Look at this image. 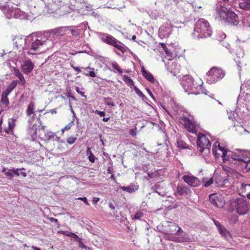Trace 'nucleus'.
Here are the masks:
<instances>
[{"label":"nucleus","instance_id":"obj_58","mask_svg":"<svg viewBox=\"0 0 250 250\" xmlns=\"http://www.w3.org/2000/svg\"><path fill=\"white\" fill-rule=\"evenodd\" d=\"M95 113L99 115L100 117H104V116L105 113L104 111H101L99 110H96L95 111Z\"/></svg>","mask_w":250,"mask_h":250},{"label":"nucleus","instance_id":"obj_45","mask_svg":"<svg viewBox=\"0 0 250 250\" xmlns=\"http://www.w3.org/2000/svg\"><path fill=\"white\" fill-rule=\"evenodd\" d=\"M37 127L36 126L33 125V127L30 129V134L32 138H35L37 137Z\"/></svg>","mask_w":250,"mask_h":250},{"label":"nucleus","instance_id":"obj_53","mask_svg":"<svg viewBox=\"0 0 250 250\" xmlns=\"http://www.w3.org/2000/svg\"><path fill=\"white\" fill-rule=\"evenodd\" d=\"M77 199L82 201V202H83L84 204L87 206L89 205V203L87 202V199L86 197H79Z\"/></svg>","mask_w":250,"mask_h":250},{"label":"nucleus","instance_id":"obj_36","mask_svg":"<svg viewBox=\"0 0 250 250\" xmlns=\"http://www.w3.org/2000/svg\"><path fill=\"white\" fill-rule=\"evenodd\" d=\"M56 136V134L54 132H52L51 131H47L45 134V139L44 141L46 142H49L50 140L52 138H54Z\"/></svg>","mask_w":250,"mask_h":250},{"label":"nucleus","instance_id":"obj_44","mask_svg":"<svg viewBox=\"0 0 250 250\" xmlns=\"http://www.w3.org/2000/svg\"><path fill=\"white\" fill-rule=\"evenodd\" d=\"M177 145H178V147H180L181 148H188V145L182 140H178L177 141Z\"/></svg>","mask_w":250,"mask_h":250},{"label":"nucleus","instance_id":"obj_16","mask_svg":"<svg viewBox=\"0 0 250 250\" xmlns=\"http://www.w3.org/2000/svg\"><path fill=\"white\" fill-rule=\"evenodd\" d=\"M34 64L29 59L25 60L23 62L21 65L22 71L26 74L30 73L34 67Z\"/></svg>","mask_w":250,"mask_h":250},{"label":"nucleus","instance_id":"obj_18","mask_svg":"<svg viewBox=\"0 0 250 250\" xmlns=\"http://www.w3.org/2000/svg\"><path fill=\"white\" fill-rule=\"evenodd\" d=\"M97 35L103 42L111 45L116 40L112 36L106 33L98 32Z\"/></svg>","mask_w":250,"mask_h":250},{"label":"nucleus","instance_id":"obj_43","mask_svg":"<svg viewBox=\"0 0 250 250\" xmlns=\"http://www.w3.org/2000/svg\"><path fill=\"white\" fill-rule=\"evenodd\" d=\"M144 215V213L141 211H137L134 216L132 217L133 219L137 220V219H140L141 217H142Z\"/></svg>","mask_w":250,"mask_h":250},{"label":"nucleus","instance_id":"obj_51","mask_svg":"<svg viewBox=\"0 0 250 250\" xmlns=\"http://www.w3.org/2000/svg\"><path fill=\"white\" fill-rule=\"evenodd\" d=\"M70 31L72 36L74 37H78L80 35V33L77 30L71 29Z\"/></svg>","mask_w":250,"mask_h":250},{"label":"nucleus","instance_id":"obj_14","mask_svg":"<svg viewBox=\"0 0 250 250\" xmlns=\"http://www.w3.org/2000/svg\"><path fill=\"white\" fill-rule=\"evenodd\" d=\"M183 180L188 185L192 187H197L200 184V181L196 177L190 175H184Z\"/></svg>","mask_w":250,"mask_h":250},{"label":"nucleus","instance_id":"obj_27","mask_svg":"<svg viewBox=\"0 0 250 250\" xmlns=\"http://www.w3.org/2000/svg\"><path fill=\"white\" fill-rule=\"evenodd\" d=\"M1 172L5 173V175L9 179L11 180L14 177L13 168L12 169H8L6 167H3Z\"/></svg>","mask_w":250,"mask_h":250},{"label":"nucleus","instance_id":"obj_40","mask_svg":"<svg viewBox=\"0 0 250 250\" xmlns=\"http://www.w3.org/2000/svg\"><path fill=\"white\" fill-rule=\"evenodd\" d=\"M104 101L105 104L109 106H114L115 105L114 102L110 97H104Z\"/></svg>","mask_w":250,"mask_h":250},{"label":"nucleus","instance_id":"obj_21","mask_svg":"<svg viewBox=\"0 0 250 250\" xmlns=\"http://www.w3.org/2000/svg\"><path fill=\"white\" fill-rule=\"evenodd\" d=\"M177 192L180 195H187L190 193V190L185 186L178 185L177 187Z\"/></svg>","mask_w":250,"mask_h":250},{"label":"nucleus","instance_id":"obj_26","mask_svg":"<svg viewBox=\"0 0 250 250\" xmlns=\"http://www.w3.org/2000/svg\"><path fill=\"white\" fill-rule=\"evenodd\" d=\"M34 103L33 102H30L26 110V113L28 116H30L32 114H33L32 119L34 118Z\"/></svg>","mask_w":250,"mask_h":250},{"label":"nucleus","instance_id":"obj_23","mask_svg":"<svg viewBox=\"0 0 250 250\" xmlns=\"http://www.w3.org/2000/svg\"><path fill=\"white\" fill-rule=\"evenodd\" d=\"M112 45L121 50L123 53H124L127 48L126 46H124L123 44L121 42L116 39L115 40V41Z\"/></svg>","mask_w":250,"mask_h":250},{"label":"nucleus","instance_id":"obj_56","mask_svg":"<svg viewBox=\"0 0 250 250\" xmlns=\"http://www.w3.org/2000/svg\"><path fill=\"white\" fill-rule=\"evenodd\" d=\"M48 219L50 220V221L51 222H52V223H53V222L55 223L57 225L58 227V228L59 227L60 224L59 223L58 220L57 219L53 218V217H50V218H48Z\"/></svg>","mask_w":250,"mask_h":250},{"label":"nucleus","instance_id":"obj_37","mask_svg":"<svg viewBox=\"0 0 250 250\" xmlns=\"http://www.w3.org/2000/svg\"><path fill=\"white\" fill-rule=\"evenodd\" d=\"M123 80L126 84L129 86H135L133 80L130 79L128 76L125 75L123 76Z\"/></svg>","mask_w":250,"mask_h":250},{"label":"nucleus","instance_id":"obj_64","mask_svg":"<svg viewBox=\"0 0 250 250\" xmlns=\"http://www.w3.org/2000/svg\"><path fill=\"white\" fill-rule=\"evenodd\" d=\"M100 199L99 198L94 197L93 199V204H97L99 201Z\"/></svg>","mask_w":250,"mask_h":250},{"label":"nucleus","instance_id":"obj_52","mask_svg":"<svg viewBox=\"0 0 250 250\" xmlns=\"http://www.w3.org/2000/svg\"><path fill=\"white\" fill-rule=\"evenodd\" d=\"M165 236H164L165 239H166V240L174 241V240L173 239H174L175 238V236H171V234H165Z\"/></svg>","mask_w":250,"mask_h":250},{"label":"nucleus","instance_id":"obj_1","mask_svg":"<svg viewBox=\"0 0 250 250\" xmlns=\"http://www.w3.org/2000/svg\"><path fill=\"white\" fill-rule=\"evenodd\" d=\"M14 42L17 49L27 50L28 55H36L48 49V44L52 42L46 39V35L40 33H32L26 38L18 37Z\"/></svg>","mask_w":250,"mask_h":250},{"label":"nucleus","instance_id":"obj_35","mask_svg":"<svg viewBox=\"0 0 250 250\" xmlns=\"http://www.w3.org/2000/svg\"><path fill=\"white\" fill-rule=\"evenodd\" d=\"M209 200L210 203L216 207H219L217 202L219 201L218 198L215 194H211L209 197Z\"/></svg>","mask_w":250,"mask_h":250},{"label":"nucleus","instance_id":"obj_11","mask_svg":"<svg viewBox=\"0 0 250 250\" xmlns=\"http://www.w3.org/2000/svg\"><path fill=\"white\" fill-rule=\"evenodd\" d=\"M68 26H60L56 27L52 30L46 31L42 34L41 33V35H44L45 34L46 39L48 40L47 38L50 34L56 36H62L64 35L66 32L68 30Z\"/></svg>","mask_w":250,"mask_h":250},{"label":"nucleus","instance_id":"obj_33","mask_svg":"<svg viewBox=\"0 0 250 250\" xmlns=\"http://www.w3.org/2000/svg\"><path fill=\"white\" fill-rule=\"evenodd\" d=\"M120 188L123 189L124 191H126L129 193H132L135 192V189L134 188V186L130 185L127 187L120 186Z\"/></svg>","mask_w":250,"mask_h":250},{"label":"nucleus","instance_id":"obj_7","mask_svg":"<svg viewBox=\"0 0 250 250\" xmlns=\"http://www.w3.org/2000/svg\"><path fill=\"white\" fill-rule=\"evenodd\" d=\"M197 145L200 151L207 154L210 152L211 143L205 135H199L197 140Z\"/></svg>","mask_w":250,"mask_h":250},{"label":"nucleus","instance_id":"obj_38","mask_svg":"<svg viewBox=\"0 0 250 250\" xmlns=\"http://www.w3.org/2000/svg\"><path fill=\"white\" fill-rule=\"evenodd\" d=\"M16 76L19 79L21 82V84L22 85H23L25 83V80L22 74L19 71V70H17L15 73Z\"/></svg>","mask_w":250,"mask_h":250},{"label":"nucleus","instance_id":"obj_9","mask_svg":"<svg viewBox=\"0 0 250 250\" xmlns=\"http://www.w3.org/2000/svg\"><path fill=\"white\" fill-rule=\"evenodd\" d=\"M160 230L164 234L174 235L183 233V230L177 224L171 222L166 226L165 229H160Z\"/></svg>","mask_w":250,"mask_h":250},{"label":"nucleus","instance_id":"obj_30","mask_svg":"<svg viewBox=\"0 0 250 250\" xmlns=\"http://www.w3.org/2000/svg\"><path fill=\"white\" fill-rule=\"evenodd\" d=\"M217 147L220 148V144L218 142H215L214 143L212 149V152L214 154L215 157L217 158H218L220 156H221V155L217 152Z\"/></svg>","mask_w":250,"mask_h":250},{"label":"nucleus","instance_id":"obj_49","mask_svg":"<svg viewBox=\"0 0 250 250\" xmlns=\"http://www.w3.org/2000/svg\"><path fill=\"white\" fill-rule=\"evenodd\" d=\"M74 121V119H73V120L72 121H71L67 125H66L62 129V131L63 132L64 130H67L71 128V127L72 126V125H73Z\"/></svg>","mask_w":250,"mask_h":250},{"label":"nucleus","instance_id":"obj_47","mask_svg":"<svg viewBox=\"0 0 250 250\" xmlns=\"http://www.w3.org/2000/svg\"><path fill=\"white\" fill-rule=\"evenodd\" d=\"M15 121L16 120L13 119H10L8 120V127L13 130L15 125Z\"/></svg>","mask_w":250,"mask_h":250},{"label":"nucleus","instance_id":"obj_59","mask_svg":"<svg viewBox=\"0 0 250 250\" xmlns=\"http://www.w3.org/2000/svg\"><path fill=\"white\" fill-rule=\"evenodd\" d=\"M86 76H90L91 77H95L96 76V73L94 71H89L88 72V74H86Z\"/></svg>","mask_w":250,"mask_h":250},{"label":"nucleus","instance_id":"obj_63","mask_svg":"<svg viewBox=\"0 0 250 250\" xmlns=\"http://www.w3.org/2000/svg\"><path fill=\"white\" fill-rule=\"evenodd\" d=\"M146 91L147 92H148V93L149 94V95L154 99L155 100V98H154V95H153V94L152 93V92H151V91L148 88H146Z\"/></svg>","mask_w":250,"mask_h":250},{"label":"nucleus","instance_id":"obj_12","mask_svg":"<svg viewBox=\"0 0 250 250\" xmlns=\"http://www.w3.org/2000/svg\"><path fill=\"white\" fill-rule=\"evenodd\" d=\"M240 153L243 154L244 153V151L238 150L234 152L229 150L224 151L223 153H222L221 157H222L224 162H225L226 161H229V158H230L234 160H236L241 162V161L238 159H235L234 157V155H238V153L239 154Z\"/></svg>","mask_w":250,"mask_h":250},{"label":"nucleus","instance_id":"obj_42","mask_svg":"<svg viewBox=\"0 0 250 250\" xmlns=\"http://www.w3.org/2000/svg\"><path fill=\"white\" fill-rule=\"evenodd\" d=\"M134 89L136 92V93L140 97H141L143 99H146V97L144 95V94L142 93V92L136 86H134Z\"/></svg>","mask_w":250,"mask_h":250},{"label":"nucleus","instance_id":"obj_20","mask_svg":"<svg viewBox=\"0 0 250 250\" xmlns=\"http://www.w3.org/2000/svg\"><path fill=\"white\" fill-rule=\"evenodd\" d=\"M182 233H178V234H179V236L175 237V238L173 239L174 242L177 243H184L191 241V238L187 233H184V234H181Z\"/></svg>","mask_w":250,"mask_h":250},{"label":"nucleus","instance_id":"obj_4","mask_svg":"<svg viewBox=\"0 0 250 250\" xmlns=\"http://www.w3.org/2000/svg\"><path fill=\"white\" fill-rule=\"evenodd\" d=\"M231 208L239 215L247 214L250 209L249 205L244 197L233 198L230 201Z\"/></svg>","mask_w":250,"mask_h":250},{"label":"nucleus","instance_id":"obj_2","mask_svg":"<svg viewBox=\"0 0 250 250\" xmlns=\"http://www.w3.org/2000/svg\"><path fill=\"white\" fill-rule=\"evenodd\" d=\"M211 33L209 22L204 19H200L196 22L191 35L194 39H200L210 37Z\"/></svg>","mask_w":250,"mask_h":250},{"label":"nucleus","instance_id":"obj_29","mask_svg":"<svg viewBox=\"0 0 250 250\" xmlns=\"http://www.w3.org/2000/svg\"><path fill=\"white\" fill-rule=\"evenodd\" d=\"M9 94L3 91L1 94V102L3 104H4L5 106H7L9 104V100L8 98V96Z\"/></svg>","mask_w":250,"mask_h":250},{"label":"nucleus","instance_id":"obj_5","mask_svg":"<svg viewBox=\"0 0 250 250\" xmlns=\"http://www.w3.org/2000/svg\"><path fill=\"white\" fill-rule=\"evenodd\" d=\"M3 7L2 11L7 19H24L26 18L27 14L18 8H14L12 6H10L9 5L3 6Z\"/></svg>","mask_w":250,"mask_h":250},{"label":"nucleus","instance_id":"obj_25","mask_svg":"<svg viewBox=\"0 0 250 250\" xmlns=\"http://www.w3.org/2000/svg\"><path fill=\"white\" fill-rule=\"evenodd\" d=\"M239 7L245 10H250V0H241L239 2Z\"/></svg>","mask_w":250,"mask_h":250},{"label":"nucleus","instance_id":"obj_13","mask_svg":"<svg viewBox=\"0 0 250 250\" xmlns=\"http://www.w3.org/2000/svg\"><path fill=\"white\" fill-rule=\"evenodd\" d=\"M224 21L228 22L232 25H237L239 22L238 16L231 10L228 14Z\"/></svg>","mask_w":250,"mask_h":250},{"label":"nucleus","instance_id":"obj_17","mask_svg":"<svg viewBox=\"0 0 250 250\" xmlns=\"http://www.w3.org/2000/svg\"><path fill=\"white\" fill-rule=\"evenodd\" d=\"M180 120L184 123L185 127L189 131L193 133L195 131V125L191 120L185 116H181Z\"/></svg>","mask_w":250,"mask_h":250},{"label":"nucleus","instance_id":"obj_57","mask_svg":"<svg viewBox=\"0 0 250 250\" xmlns=\"http://www.w3.org/2000/svg\"><path fill=\"white\" fill-rule=\"evenodd\" d=\"M164 51L165 52V53L167 55V56L170 57H172L173 53L169 49L167 48H167H166V49L164 50Z\"/></svg>","mask_w":250,"mask_h":250},{"label":"nucleus","instance_id":"obj_19","mask_svg":"<svg viewBox=\"0 0 250 250\" xmlns=\"http://www.w3.org/2000/svg\"><path fill=\"white\" fill-rule=\"evenodd\" d=\"M239 194L243 197L246 196L250 199V185L242 183L239 189Z\"/></svg>","mask_w":250,"mask_h":250},{"label":"nucleus","instance_id":"obj_54","mask_svg":"<svg viewBox=\"0 0 250 250\" xmlns=\"http://www.w3.org/2000/svg\"><path fill=\"white\" fill-rule=\"evenodd\" d=\"M9 0H0V1H1V2L2 3V4H3V5H0V9H1L2 11V9H3V6L6 5H10L9 4H7L8 3Z\"/></svg>","mask_w":250,"mask_h":250},{"label":"nucleus","instance_id":"obj_60","mask_svg":"<svg viewBox=\"0 0 250 250\" xmlns=\"http://www.w3.org/2000/svg\"><path fill=\"white\" fill-rule=\"evenodd\" d=\"M76 91L82 96H84V93L80 90V88L78 87L76 88Z\"/></svg>","mask_w":250,"mask_h":250},{"label":"nucleus","instance_id":"obj_28","mask_svg":"<svg viewBox=\"0 0 250 250\" xmlns=\"http://www.w3.org/2000/svg\"><path fill=\"white\" fill-rule=\"evenodd\" d=\"M18 82H19L18 81H12V82L8 85L6 90L4 91V92L10 94L13 90L17 86Z\"/></svg>","mask_w":250,"mask_h":250},{"label":"nucleus","instance_id":"obj_39","mask_svg":"<svg viewBox=\"0 0 250 250\" xmlns=\"http://www.w3.org/2000/svg\"><path fill=\"white\" fill-rule=\"evenodd\" d=\"M86 155L88 156V158L89 161L91 163H94L95 161V157L91 151H90L89 147L87 148Z\"/></svg>","mask_w":250,"mask_h":250},{"label":"nucleus","instance_id":"obj_46","mask_svg":"<svg viewBox=\"0 0 250 250\" xmlns=\"http://www.w3.org/2000/svg\"><path fill=\"white\" fill-rule=\"evenodd\" d=\"M77 138L76 137H69L67 139V143L70 145L73 144L77 140Z\"/></svg>","mask_w":250,"mask_h":250},{"label":"nucleus","instance_id":"obj_32","mask_svg":"<svg viewBox=\"0 0 250 250\" xmlns=\"http://www.w3.org/2000/svg\"><path fill=\"white\" fill-rule=\"evenodd\" d=\"M202 182L205 187L208 188L213 183V179L212 178L204 177L202 178Z\"/></svg>","mask_w":250,"mask_h":250},{"label":"nucleus","instance_id":"obj_6","mask_svg":"<svg viewBox=\"0 0 250 250\" xmlns=\"http://www.w3.org/2000/svg\"><path fill=\"white\" fill-rule=\"evenodd\" d=\"M207 83L212 84L222 79L225 76V73L221 69L213 67L207 73Z\"/></svg>","mask_w":250,"mask_h":250},{"label":"nucleus","instance_id":"obj_24","mask_svg":"<svg viewBox=\"0 0 250 250\" xmlns=\"http://www.w3.org/2000/svg\"><path fill=\"white\" fill-rule=\"evenodd\" d=\"M235 127V131L238 132L240 135H243L245 133L250 134V127L248 128H244L242 125H236L234 126Z\"/></svg>","mask_w":250,"mask_h":250},{"label":"nucleus","instance_id":"obj_48","mask_svg":"<svg viewBox=\"0 0 250 250\" xmlns=\"http://www.w3.org/2000/svg\"><path fill=\"white\" fill-rule=\"evenodd\" d=\"M79 243V247L82 249H84L85 250H90V248L86 246L83 242L82 241V239H79L78 241L77 242Z\"/></svg>","mask_w":250,"mask_h":250},{"label":"nucleus","instance_id":"obj_61","mask_svg":"<svg viewBox=\"0 0 250 250\" xmlns=\"http://www.w3.org/2000/svg\"><path fill=\"white\" fill-rule=\"evenodd\" d=\"M4 131L8 134H10L13 132V130L9 127L5 128Z\"/></svg>","mask_w":250,"mask_h":250},{"label":"nucleus","instance_id":"obj_50","mask_svg":"<svg viewBox=\"0 0 250 250\" xmlns=\"http://www.w3.org/2000/svg\"><path fill=\"white\" fill-rule=\"evenodd\" d=\"M69 237L75 239V241L77 242L78 241L79 239H81V238H79L77 234L73 232H70V233L69 235Z\"/></svg>","mask_w":250,"mask_h":250},{"label":"nucleus","instance_id":"obj_10","mask_svg":"<svg viewBox=\"0 0 250 250\" xmlns=\"http://www.w3.org/2000/svg\"><path fill=\"white\" fill-rule=\"evenodd\" d=\"M235 159H238L241 162L242 166L244 167L247 170H250V154L247 152L244 151V153L239 154L238 155H234Z\"/></svg>","mask_w":250,"mask_h":250},{"label":"nucleus","instance_id":"obj_41","mask_svg":"<svg viewBox=\"0 0 250 250\" xmlns=\"http://www.w3.org/2000/svg\"><path fill=\"white\" fill-rule=\"evenodd\" d=\"M112 66L113 68L116 69L120 74H122L123 71L122 69L120 67L118 64L116 62H112Z\"/></svg>","mask_w":250,"mask_h":250},{"label":"nucleus","instance_id":"obj_31","mask_svg":"<svg viewBox=\"0 0 250 250\" xmlns=\"http://www.w3.org/2000/svg\"><path fill=\"white\" fill-rule=\"evenodd\" d=\"M21 170H25V168H21L15 169V168H13L14 176L16 175L17 176H19L20 175H21L24 177H26L27 175L25 172H22V171L20 172V171H21Z\"/></svg>","mask_w":250,"mask_h":250},{"label":"nucleus","instance_id":"obj_15","mask_svg":"<svg viewBox=\"0 0 250 250\" xmlns=\"http://www.w3.org/2000/svg\"><path fill=\"white\" fill-rule=\"evenodd\" d=\"M213 221L215 225L217 227L220 234H221L222 236L227 239L230 237V233L224 226L221 225L218 221L215 220L214 219H213Z\"/></svg>","mask_w":250,"mask_h":250},{"label":"nucleus","instance_id":"obj_55","mask_svg":"<svg viewBox=\"0 0 250 250\" xmlns=\"http://www.w3.org/2000/svg\"><path fill=\"white\" fill-rule=\"evenodd\" d=\"M129 134L132 136H135L137 135V129H131L129 130Z\"/></svg>","mask_w":250,"mask_h":250},{"label":"nucleus","instance_id":"obj_3","mask_svg":"<svg viewBox=\"0 0 250 250\" xmlns=\"http://www.w3.org/2000/svg\"><path fill=\"white\" fill-rule=\"evenodd\" d=\"M181 84L185 91L188 94L197 95L200 93L202 84H198L190 75L183 76L181 80Z\"/></svg>","mask_w":250,"mask_h":250},{"label":"nucleus","instance_id":"obj_8","mask_svg":"<svg viewBox=\"0 0 250 250\" xmlns=\"http://www.w3.org/2000/svg\"><path fill=\"white\" fill-rule=\"evenodd\" d=\"M215 9L217 15L216 19L220 21H224L229 12L231 11L229 8H228L219 3L216 4Z\"/></svg>","mask_w":250,"mask_h":250},{"label":"nucleus","instance_id":"obj_34","mask_svg":"<svg viewBox=\"0 0 250 250\" xmlns=\"http://www.w3.org/2000/svg\"><path fill=\"white\" fill-rule=\"evenodd\" d=\"M242 21L244 26L250 28V15L244 17Z\"/></svg>","mask_w":250,"mask_h":250},{"label":"nucleus","instance_id":"obj_62","mask_svg":"<svg viewBox=\"0 0 250 250\" xmlns=\"http://www.w3.org/2000/svg\"><path fill=\"white\" fill-rule=\"evenodd\" d=\"M66 96H67V98H71L73 100H74V101L76 100V99L75 98V97L71 95L70 93H67Z\"/></svg>","mask_w":250,"mask_h":250},{"label":"nucleus","instance_id":"obj_22","mask_svg":"<svg viewBox=\"0 0 250 250\" xmlns=\"http://www.w3.org/2000/svg\"><path fill=\"white\" fill-rule=\"evenodd\" d=\"M141 70L142 75L146 79L151 83L154 82L155 79L153 75L150 72L146 71L144 66L142 67Z\"/></svg>","mask_w":250,"mask_h":250}]
</instances>
